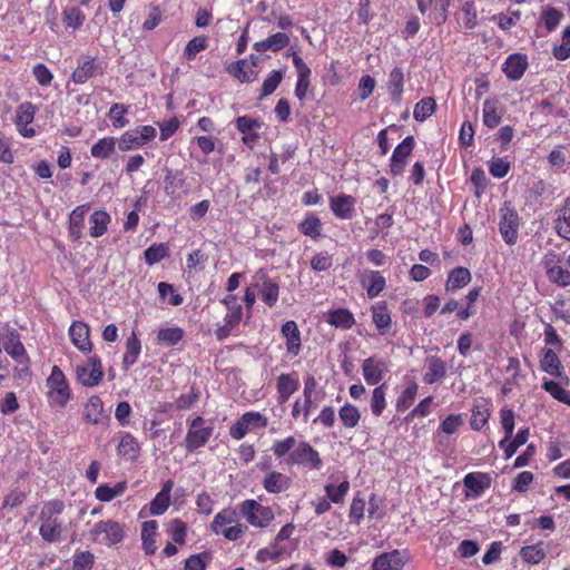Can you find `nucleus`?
Listing matches in <instances>:
<instances>
[{"label": "nucleus", "instance_id": "obj_1", "mask_svg": "<svg viewBox=\"0 0 570 570\" xmlns=\"http://www.w3.org/2000/svg\"><path fill=\"white\" fill-rule=\"evenodd\" d=\"M272 451L277 459L287 455L285 462L289 466H298L307 471H320L323 461L317 450L306 441H297L287 436L273 443Z\"/></svg>", "mask_w": 570, "mask_h": 570}, {"label": "nucleus", "instance_id": "obj_2", "mask_svg": "<svg viewBox=\"0 0 570 570\" xmlns=\"http://www.w3.org/2000/svg\"><path fill=\"white\" fill-rule=\"evenodd\" d=\"M65 503L60 500H50L43 503L40 514L39 534L43 541L53 543L61 539L66 523L61 518Z\"/></svg>", "mask_w": 570, "mask_h": 570}, {"label": "nucleus", "instance_id": "obj_3", "mask_svg": "<svg viewBox=\"0 0 570 570\" xmlns=\"http://www.w3.org/2000/svg\"><path fill=\"white\" fill-rule=\"evenodd\" d=\"M239 511L228 507L220 510L210 523V531L228 541H237L247 532V525L240 522Z\"/></svg>", "mask_w": 570, "mask_h": 570}, {"label": "nucleus", "instance_id": "obj_4", "mask_svg": "<svg viewBox=\"0 0 570 570\" xmlns=\"http://www.w3.org/2000/svg\"><path fill=\"white\" fill-rule=\"evenodd\" d=\"M47 399L52 407L63 409L72 397L66 375L55 365L46 380Z\"/></svg>", "mask_w": 570, "mask_h": 570}, {"label": "nucleus", "instance_id": "obj_5", "mask_svg": "<svg viewBox=\"0 0 570 570\" xmlns=\"http://www.w3.org/2000/svg\"><path fill=\"white\" fill-rule=\"evenodd\" d=\"M238 511L247 524L257 529L267 528L275 519L274 511L254 499L244 500L238 504Z\"/></svg>", "mask_w": 570, "mask_h": 570}, {"label": "nucleus", "instance_id": "obj_6", "mask_svg": "<svg viewBox=\"0 0 570 570\" xmlns=\"http://www.w3.org/2000/svg\"><path fill=\"white\" fill-rule=\"evenodd\" d=\"M157 136V129L150 125L138 126L125 131L118 139V148L121 151L138 149L153 141Z\"/></svg>", "mask_w": 570, "mask_h": 570}, {"label": "nucleus", "instance_id": "obj_7", "mask_svg": "<svg viewBox=\"0 0 570 570\" xmlns=\"http://www.w3.org/2000/svg\"><path fill=\"white\" fill-rule=\"evenodd\" d=\"M214 428L206 424L203 416H196L188 420V431L185 438V448L188 452H194L203 448L213 434Z\"/></svg>", "mask_w": 570, "mask_h": 570}, {"label": "nucleus", "instance_id": "obj_8", "mask_svg": "<svg viewBox=\"0 0 570 570\" xmlns=\"http://www.w3.org/2000/svg\"><path fill=\"white\" fill-rule=\"evenodd\" d=\"M499 232L508 245H514L519 237L520 218L517 210L504 204L499 210Z\"/></svg>", "mask_w": 570, "mask_h": 570}, {"label": "nucleus", "instance_id": "obj_9", "mask_svg": "<svg viewBox=\"0 0 570 570\" xmlns=\"http://www.w3.org/2000/svg\"><path fill=\"white\" fill-rule=\"evenodd\" d=\"M90 538L97 543L114 546L122 540L124 529L112 520L99 521L91 528Z\"/></svg>", "mask_w": 570, "mask_h": 570}, {"label": "nucleus", "instance_id": "obj_10", "mask_svg": "<svg viewBox=\"0 0 570 570\" xmlns=\"http://www.w3.org/2000/svg\"><path fill=\"white\" fill-rule=\"evenodd\" d=\"M76 377L77 381L86 387L97 386L104 379V371L100 358L96 355H92L88 358L86 364L77 365Z\"/></svg>", "mask_w": 570, "mask_h": 570}, {"label": "nucleus", "instance_id": "obj_11", "mask_svg": "<svg viewBox=\"0 0 570 570\" xmlns=\"http://www.w3.org/2000/svg\"><path fill=\"white\" fill-rule=\"evenodd\" d=\"M268 420L259 412H246L229 429V434L235 440H242L245 435L256 429H263Z\"/></svg>", "mask_w": 570, "mask_h": 570}, {"label": "nucleus", "instance_id": "obj_12", "mask_svg": "<svg viewBox=\"0 0 570 570\" xmlns=\"http://www.w3.org/2000/svg\"><path fill=\"white\" fill-rule=\"evenodd\" d=\"M253 286L261 293L262 301L269 307L274 306L279 296L278 284L259 269L253 277Z\"/></svg>", "mask_w": 570, "mask_h": 570}, {"label": "nucleus", "instance_id": "obj_13", "mask_svg": "<svg viewBox=\"0 0 570 570\" xmlns=\"http://www.w3.org/2000/svg\"><path fill=\"white\" fill-rule=\"evenodd\" d=\"M37 109L31 102H22L16 109L14 125L18 132L24 138L36 136V129L31 126L35 120Z\"/></svg>", "mask_w": 570, "mask_h": 570}, {"label": "nucleus", "instance_id": "obj_14", "mask_svg": "<svg viewBox=\"0 0 570 570\" xmlns=\"http://www.w3.org/2000/svg\"><path fill=\"white\" fill-rule=\"evenodd\" d=\"M542 263L547 272V277L551 283L561 287L570 285V269L560 265L557 254L553 252L546 254Z\"/></svg>", "mask_w": 570, "mask_h": 570}, {"label": "nucleus", "instance_id": "obj_15", "mask_svg": "<svg viewBox=\"0 0 570 570\" xmlns=\"http://www.w3.org/2000/svg\"><path fill=\"white\" fill-rule=\"evenodd\" d=\"M415 146L413 136H406L393 150L390 160V170L393 176H399L404 171L407 164V157L412 154Z\"/></svg>", "mask_w": 570, "mask_h": 570}, {"label": "nucleus", "instance_id": "obj_16", "mask_svg": "<svg viewBox=\"0 0 570 570\" xmlns=\"http://www.w3.org/2000/svg\"><path fill=\"white\" fill-rule=\"evenodd\" d=\"M360 284L366 291L367 297H377L386 287V279L380 271L364 269L360 274Z\"/></svg>", "mask_w": 570, "mask_h": 570}, {"label": "nucleus", "instance_id": "obj_17", "mask_svg": "<svg viewBox=\"0 0 570 570\" xmlns=\"http://www.w3.org/2000/svg\"><path fill=\"white\" fill-rule=\"evenodd\" d=\"M3 350L20 365H27L29 357L17 330L11 328L3 338Z\"/></svg>", "mask_w": 570, "mask_h": 570}, {"label": "nucleus", "instance_id": "obj_18", "mask_svg": "<svg viewBox=\"0 0 570 570\" xmlns=\"http://www.w3.org/2000/svg\"><path fill=\"white\" fill-rule=\"evenodd\" d=\"M386 372L387 365L382 358L371 356L362 362V374L368 385H377Z\"/></svg>", "mask_w": 570, "mask_h": 570}, {"label": "nucleus", "instance_id": "obj_19", "mask_svg": "<svg viewBox=\"0 0 570 570\" xmlns=\"http://www.w3.org/2000/svg\"><path fill=\"white\" fill-rule=\"evenodd\" d=\"M69 336L72 344L82 353H90L92 344L90 341V328L81 321H73L69 327Z\"/></svg>", "mask_w": 570, "mask_h": 570}, {"label": "nucleus", "instance_id": "obj_20", "mask_svg": "<svg viewBox=\"0 0 570 570\" xmlns=\"http://www.w3.org/2000/svg\"><path fill=\"white\" fill-rule=\"evenodd\" d=\"M235 126L237 130L243 134V144L253 148L259 138L256 130L261 128V122L248 116H239L235 119Z\"/></svg>", "mask_w": 570, "mask_h": 570}, {"label": "nucleus", "instance_id": "obj_21", "mask_svg": "<svg viewBox=\"0 0 570 570\" xmlns=\"http://www.w3.org/2000/svg\"><path fill=\"white\" fill-rule=\"evenodd\" d=\"M492 404L491 401L484 397H480L474 401L471 410L470 425L474 431L483 429L491 416Z\"/></svg>", "mask_w": 570, "mask_h": 570}, {"label": "nucleus", "instance_id": "obj_22", "mask_svg": "<svg viewBox=\"0 0 570 570\" xmlns=\"http://www.w3.org/2000/svg\"><path fill=\"white\" fill-rule=\"evenodd\" d=\"M264 490L269 494L286 492L292 485V479L278 471H268L262 479Z\"/></svg>", "mask_w": 570, "mask_h": 570}, {"label": "nucleus", "instance_id": "obj_23", "mask_svg": "<svg viewBox=\"0 0 570 570\" xmlns=\"http://www.w3.org/2000/svg\"><path fill=\"white\" fill-rule=\"evenodd\" d=\"M528 68V58L522 53L510 55L502 65V71L508 79L517 81L521 79Z\"/></svg>", "mask_w": 570, "mask_h": 570}, {"label": "nucleus", "instance_id": "obj_24", "mask_svg": "<svg viewBox=\"0 0 570 570\" xmlns=\"http://www.w3.org/2000/svg\"><path fill=\"white\" fill-rule=\"evenodd\" d=\"M355 204L356 199L346 194H340L330 198V207L333 214L340 219H351Z\"/></svg>", "mask_w": 570, "mask_h": 570}, {"label": "nucleus", "instance_id": "obj_25", "mask_svg": "<svg viewBox=\"0 0 570 570\" xmlns=\"http://www.w3.org/2000/svg\"><path fill=\"white\" fill-rule=\"evenodd\" d=\"M403 553L400 550L383 552L372 563L371 570H401L404 567Z\"/></svg>", "mask_w": 570, "mask_h": 570}, {"label": "nucleus", "instance_id": "obj_26", "mask_svg": "<svg viewBox=\"0 0 570 570\" xmlns=\"http://www.w3.org/2000/svg\"><path fill=\"white\" fill-rule=\"evenodd\" d=\"M83 419L90 424H101L108 416L105 413L104 402L98 395H92L83 405Z\"/></svg>", "mask_w": 570, "mask_h": 570}, {"label": "nucleus", "instance_id": "obj_27", "mask_svg": "<svg viewBox=\"0 0 570 570\" xmlns=\"http://www.w3.org/2000/svg\"><path fill=\"white\" fill-rule=\"evenodd\" d=\"M299 380L296 373H282L276 381L278 402L285 403L298 390Z\"/></svg>", "mask_w": 570, "mask_h": 570}, {"label": "nucleus", "instance_id": "obj_28", "mask_svg": "<svg viewBox=\"0 0 570 570\" xmlns=\"http://www.w3.org/2000/svg\"><path fill=\"white\" fill-rule=\"evenodd\" d=\"M281 333L286 340V351L292 356H297L301 352L302 341L301 332L294 321H287L282 325Z\"/></svg>", "mask_w": 570, "mask_h": 570}, {"label": "nucleus", "instance_id": "obj_29", "mask_svg": "<svg viewBox=\"0 0 570 570\" xmlns=\"http://www.w3.org/2000/svg\"><path fill=\"white\" fill-rule=\"evenodd\" d=\"M372 322L381 335L389 333L392 326V317L385 302H377L371 307Z\"/></svg>", "mask_w": 570, "mask_h": 570}, {"label": "nucleus", "instance_id": "obj_30", "mask_svg": "<svg viewBox=\"0 0 570 570\" xmlns=\"http://www.w3.org/2000/svg\"><path fill=\"white\" fill-rule=\"evenodd\" d=\"M174 488V481L167 480L164 482L161 490L150 502L149 512L151 515L164 514L170 504V493Z\"/></svg>", "mask_w": 570, "mask_h": 570}, {"label": "nucleus", "instance_id": "obj_31", "mask_svg": "<svg viewBox=\"0 0 570 570\" xmlns=\"http://www.w3.org/2000/svg\"><path fill=\"white\" fill-rule=\"evenodd\" d=\"M466 497L479 498L489 488V478L483 473H469L463 479Z\"/></svg>", "mask_w": 570, "mask_h": 570}, {"label": "nucleus", "instance_id": "obj_32", "mask_svg": "<svg viewBox=\"0 0 570 570\" xmlns=\"http://www.w3.org/2000/svg\"><path fill=\"white\" fill-rule=\"evenodd\" d=\"M89 208V204L79 205L71 212L69 216L68 232L73 240H78L82 236L83 222Z\"/></svg>", "mask_w": 570, "mask_h": 570}, {"label": "nucleus", "instance_id": "obj_33", "mask_svg": "<svg viewBox=\"0 0 570 570\" xmlns=\"http://www.w3.org/2000/svg\"><path fill=\"white\" fill-rule=\"evenodd\" d=\"M141 353V343L135 331L126 340L125 354L122 357V368L129 370L134 364L137 363Z\"/></svg>", "mask_w": 570, "mask_h": 570}, {"label": "nucleus", "instance_id": "obj_34", "mask_svg": "<svg viewBox=\"0 0 570 570\" xmlns=\"http://www.w3.org/2000/svg\"><path fill=\"white\" fill-rule=\"evenodd\" d=\"M426 371L423 375V382L433 384L445 376L446 365L443 360L438 356H430L425 361Z\"/></svg>", "mask_w": 570, "mask_h": 570}, {"label": "nucleus", "instance_id": "obj_35", "mask_svg": "<svg viewBox=\"0 0 570 570\" xmlns=\"http://www.w3.org/2000/svg\"><path fill=\"white\" fill-rule=\"evenodd\" d=\"M98 72V66L94 58H83L78 61L77 68L71 75L75 83L81 85L95 77Z\"/></svg>", "mask_w": 570, "mask_h": 570}, {"label": "nucleus", "instance_id": "obj_36", "mask_svg": "<svg viewBox=\"0 0 570 570\" xmlns=\"http://www.w3.org/2000/svg\"><path fill=\"white\" fill-rule=\"evenodd\" d=\"M111 216L104 209L95 210L89 217V234L92 238L101 237L108 230Z\"/></svg>", "mask_w": 570, "mask_h": 570}, {"label": "nucleus", "instance_id": "obj_37", "mask_svg": "<svg viewBox=\"0 0 570 570\" xmlns=\"http://www.w3.org/2000/svg\"><path fill=\"white\" fill-rule=\"evenodd\" d=\"M117 142L118 140L111 136L100 138L90 148L91 157L99 160L110 158L116 151Z\"/></svg>", "mask_w": 570, "mask_h": 570}, {"label": "nucleus", "instance_id": "obj_38", "mask_svg": "<svg viewBox=\"0 0 570 570\" xmlns=\"http://www.w3.org/2000/svg\"><path fill=\"white\" fill-rule=\"evenodd\" d=\"M289 43V37L285 32H277L265 40L254 43V49L257 52H265L267 50L278 51Z\"/></svg>", "mask_w": 570, "mask_h": 570}, {"label": "nucleus", "instance_id": "obj_39", "mask_svg": "<svg viewBox=\"0 0 570 570\" xmlns=\"http://www.w3.org/2000/svg\"><path fill=\"white\" fill-rule=\"evenodd\" d=\"M404 86V73L401 68L395 67L389 73L387 80V92L391 99L395 102H400L403 95Z\"/></svg>", "mask_w": 570, "mask_h": 570}, {"label": "nucleus", "instance_id": "obj_40", "mask_svg": "<svg viewBox=\"0 0 570 570\" xmlns=\"http://www.w3.org/2000/svg\"><path fill=\"white\" fill-rule=\"evenodd\" d=\"M350 489L351 484L346 476L337 485L334 483H326L324 485L326 498L334 504H343Z\"/></svg>", "mask_w": 570, "mask_h": 570}, {"label": "nucleus", "instance_id": "obj_41", "mask_svg": "<svg viewBox=\"0 0 570 570\" xmlns=\"http://www.w3.org/2000/svg\"><path fill=\"white\" fill-rule=\"evenodd\" d=\"M471 273L465 267L453 268L448 276L445 288L449 292L458 291L471 282Z\"/></svg>", "mask_w": 570, "mask_h": 570}, {"label": "nucleus", "instance_id": "obj_42", "mask_svg": "<svg viewBox=\"0 0 570 570\" xmlns=\"http://www.w3.org/2000/svg\"><path fill=\"white\" fill-rule=\"evenodd\" d=\"M184 337V331L183 328L178 326H169V327H160L157 332V343L166 346L171 347L177 345Z\"/></svg>", "mask_w": 570, "mask_h": 570}, {"label": "nucleus", "instance_id": "obj_43", "mask_svg": "<svg viewBox=\"0 0 570 570\" xmlns=\"http://www.w3.org/2000/svg\"><path fill=\"white\" fill-rule=\"evenodd\" d=\"M540 366L542 371L551 376L560 377L562 375L563 366L561 361L551 348L544 351Z\"/></svg>", "mask_w": 570, "mask_h": 570}, {"label": "nucleus", "instance_id": "obj_44", "mask_svg": "<svg viewBox=\"0 0 570 570\" xmlns=\"http://www.w3.org/2000/svg\"><path fill=\"white\" fill-rule=\"evenodd\" d=\"M165 191L168 195H174L177 190L181 189L186 185V176L183 170L179 169H165Z\"/></svg>", "mask_w": 570, "mask_h": 570}, {"label": "nucleus", "instance_id": "obj_45", "mask_svg": "<svg viewBox=\"0 0 570 570\" xmlns=\"http://www.w3.org/2000/svg\"><path fill=\"white\" fill-rule=\"evenodd\" d=\"M497 99H485L482 108L483 124L489 128H495L502 119L501 111L498 108Z\"/></svg>", "mask_w": 570, "mask_h": 570}, {"label": "nucleus", "instance_id": "obj_46", "mask_svg": "<svg viewBox=\"0 0 570 570\" xmlns=\"http://www.w3.org/2000/svg\"><path fill=\"white\" fill-rule=\"evenodd\" d=\"M139 443L138 440L131 435L130 433H124L120 436V441L117 448L118 454L126 459H136L139 454Z\"/></svg>", "mask_w": 570, "mask_h": 570}, {"label": "nucleus", "instance_id": "obj_47", "mask_svg": "<svg viewBox=\"0 0 570 570\" xmlns=\"http://www.w3.org/2000/svg\"><path fill=\"white\" fill-rule=\"evenodd\" d=\"M157 529L158 525L156 521H146L142 523L141 540L146 554H154L156 552Z\"/></svg>", "mask_w": 570, "mask_h": 570}, {"label": "nucleus", "instance_id": "obj_48", "mask_svg": "<svg viewBox=\"0 0 570 570\" xmlns=\"http://www.w3.org/2000/svg\"><path fill=\"white\" fill-rule=\"evenodd\" d=\"M327 323L343 330H350L355 324L354 315L345 308H337L328 313Z\"/></svg>", "mask_w": 570, "mask_h": 570}, {"label": "nucleus", "instance_id": "obj_49", "mask_svg": "<svg viewBox=\"0 0 570 570\" xmlns=\"http://www.w3.org/2000/svg\"><path fill=\"white\" fill-rule=\"evenodd\" d=\"M220 303L226 307L227 313L224 317V321H227L229 324H239L243 317V308L237 303V297L233 294L224 297Z\"/></svg>", "mask_w": 570, "mask_h": 570}, {"label": "nucleus", "instance_id": "obj_50", "mask_svg": "<svg viewBox=\"0 0 570 570\" xmlns=\"http://www.w3.org/2000/svg\"><path fill=\"white\" fill-rule=\"evenodd\" d=\"M127 489L126 482H118L114 487L108 484L99 485L95 491V497L101 502H110L115 498L120 497Z\"/></svg>", "mask_w": 570, "mask_h": 570}, {"label": "nucleus", "instance_id": "obj_51", "mask_svg": "<svg viewBox=\"0 0 570 570\" xmlns=\"http://www.w3.org/2000/svg\"><path fill=\"white\" fill-rule=\"evenodd\" d=\"M227 71L240 82H252L256 79V72L253 68H248L245 59H240L228 66Z\"/></svg>", "mask_w": 570, "mask_h": 570}, {"label": "nucleus", "instance_id": "obj_52", "mask_svg": "<svg viewBox=\"0 0 570 570\" xmlns=\"http://www.w3.org/2000/svg\"><path fill=\"white\" fill-rule=\"evenodd\" d=\"M554 228L561 238L570 242V199L560 209Z\"/></svg>", "mask_w": 570, "mask_h": 570}, {"label": "nucleus", "instance_id": "obj_53", "mask_svg": "<svg viewBox=\"0 0 570 570\" xmlns=\"http://www.w3.org/2000/svg\"><path fill=\"white\" fill-rule=\"evenodd\" d=\"M386 384H381L372 391L370 401L371 412L375 416H380L386 407Z\"/></svg>", "mask_w": 570, "mask_h": 570}, {"label": "nucleus", "instance_id": "obj_54", "mask_svg": "<svg viewBox=\"0 0 570 570\" xmlns=\"http://www.w3.org/2000/svg\"><path fill=\"white\" fill-rule=\"evenodd\" d=\"M338 417L345 428L354 429L360 422L361 413L355 405L346 403L338 410Z\"/></svg>", "mask_w": 570, "mask_h": 570}, {"label": "nucleus", "instance_id": "obj_55", "mask_svg": "<svg viewBox=\"0 0 570 570\" xmlns=\"http://www.w3.org/2000/svg\"><path fill=\"white\" fill-rule=\"evenodd\" d=\"M417 390L419 385L414 381L410 382V384L402 391L396 400V411L404 412L407 410L413 404L417 394Z\"/></svg>", "mask_w": 570, "mask_h": 570}, {"label": "nucleus", "instance_id": "obj_56", "mask_svg": "<svg viewBox=\"0 0 570 570\" xmlns=\"http://www.w3.org/2000/svg\"><path fill=\"white\" fill-rule=\"evenodd\" d=\"M459 20L466 29H473L476 27L478 11L473 1H465L462 4Z\"/></svg>", "mask_w": 570, "mask_h": 570}, {"label": "nucleus", "instance_id": "obj_57", "mask_svg": "<svg viewBox=\"0 0 570 570\" xmlns=\"http://www.w3.org/2000/svg\"><path fill=\"white\" fill-rule=\"evenodd\" d=\"M542 387L557 401L570 405V391L563 389L558 382L543 380Z\"/></svg>", "mask_w": 570, "mask_h": 570}, {"label": "nucleus", "instance_id": "obj_58", "mask_svg": "<svg viewBox=\"0 0 570 570\" xmlns=\"http://www.w3.org/2000/svg\"><path fill=\"white\" fill-rule=\"evenodd\" d=\"M520 10H508L507 12H501L492 17V20L495 21L499 28L503 31L510 30L520 21Z\"/></svg>", "mask_w": 570, "mask_h": 570}, {"label": "nucleus", "instance_id": "obj_59", "mask_svg": "<svg viewBox=\"0 0 570 570\" xmlns=\"http://www.w3.org/2000/svg\"><path fill=\"white\" fill-rule=\"evenodd\" d=\"M128 114V107L121 104H112L108 117L112 122V126L116 129H121L129 124V120L126 118Z\"/></svg>", "mask_w": 570, "mask_h": 570}, {"label": "nucleus", "instance_id": "obj_60", "mask_svg": "<svg viewBox=\"0 0 570 570\" xmlns=\"http://www.w3.org/2000/svg\"><path fill=\"white\" fill-rule=\"evenodd\" d=\"M95 556L90 551L77 550L72 556L71 570H91Z\"/></svg>", "mask_w": 570, "mask_h": 570}, {"label": "nucleus", "instance_id": "obj_61", "mask_svg": "<svg viewBox=\"0 0 570 570\" xmlns=\"http://www.w3.org/2000/svg\"><path fill=\"white\" fill-rule=\"evenodd\" d=\"M435 107H436V104L433 98H431V97L423 98L414 107V111H413L414 119L417 121H424L434 112Z\"/></svg>", "mask_w": 570, "mask_h": 570}, {"label": "nucleus", "instance_id": "obj_62", "mask_svg": "<svg viewBox=\"0 0 570 570\" xmlns=\"http://www.w3.org/2000/svg\"><path fill=\"white\" fill-rule=\"evenodd\" d=\"M286 552L282 544H272L267 548L259 549L256 553L258 562L278 561L279 558Z\"/></svg>", "mask_w": 570, "mask_h": 570}, {"label": "nucleus", "instance_id": "obj_63", "mask_svg": "<svg viewBox=\"0 0 570 570\" xmlns=\"http://www.w3.org/2000/svg\"><path fill=\"white\" fill-rule=\"evenodd\" d=\"M553 57L557 60L563 61L570 58V26H567L562 31L561 43L554 45L552 50Z\"/></svg>", "mask_w": 570, "mask_h": 570}, {"label": "nucleus", "instance_id": "obj_64", "mask_svg": "<svg viewBox=\"0 0 570 570\" xmlns=\"http://www.w3.org/2000/svg\"><path fill=\"white\" fill-rule=\"evenodd\" d=\"M562 18L563 13L553 7H546L541 13V21L549 32H552L558 27Z\"/></svg>", "mask_w": 570, "mask_h": 570}]
</instances>
